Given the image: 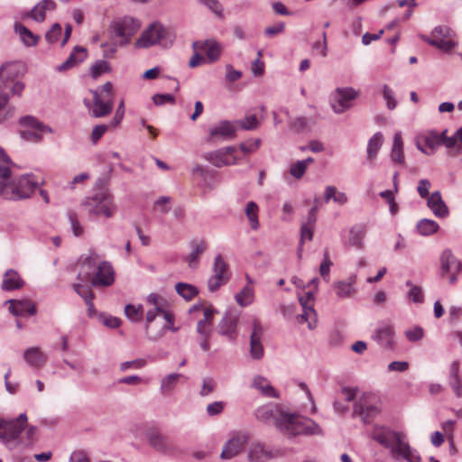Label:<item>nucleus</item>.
<instances>
[{"label": "nucleus", "mask_w": 462, "mask_h": 462, "mask_svg": "<svg viewBox=\"0 0 462 462\" xmlns=\"http://www.w3.org/2000/svg\"><path fill=\"white\" fill-rule=\"evenodd\" d=\"M373 439L388 448L395 459H403L407 462L421 461L419 452L411 447L407 441V436L403 432L395 431L386 427H376L373 432Z\"/></svg>", "instance_id": "1"}, {"label": "nucleus", "mask_w": 462, "mask_h": 462, "mask_svg": "<svg viewBox=\"0 0 462 462\" xmlns=\"http://www.w3.org/2000/svg\"><path fill=\"white\" fill-rule=\"evenodd\" d=\"M25 73V66L19 61H7L0 67V111L5 107L10 99L9 89L13 96L21 97L25 88L18 79ZM4 118L0 117V124Z\"/></svg>", "instance_id": "2"}, {"label": "nucleus", "mask_w": 462, "mask_h": 462, "mask_svg": "<svg viewBox=\"0 0 462 462\" xmlns=\"http://www.w3.org/2000/svg\"><path fill=\"white\" fill-rule=\"evenodd\" d=\"M278 430L289 438L304 435H322V429L313 420L298 416L293 413H287L284 418L280 419Z\"/></svg>", "instance_id": "3"}, {"label": "nucleus", "mask_w": 462, "mask_h": 462, "mask_svg": "<svg viewBox=\"0 0 462 462\" xmlns=\"http://www.w3.org/2000/svg\"><path fill=\"white\" fill-rule=\"evenodd\" d=\"M140 27V22L133 17H124L122 20L112 23L110 28L113 36L114 38H119V40H115L111 46L106 42L101 44L102 47H109L108 50L105 51L104 56L110 58L116 51L117 46L127 45Z\"/></svg>", "instance_id": "4"}, {"label": "nucleus", "mask_w": 462, "mask_h": 462, "mask_svg": "<svg viewBox=\"0 0 462 462\" xmlns=\"http://www.w3.org/2000/svg\"><path fill=\"white\" fill-rule=\"evenodd\" d=\"M82 206L89 214L106 218L112 217L116 210L113 196L104 188L95 190L82 202Z\"/></svg>", "instance_id": "5"}, {"label": "nucleus", "mask_w": 462, "mask_h": 462, "mask_svg": "<svg viewBox=\"0 0 462 462\" xmlns=\"http://www.w3.org/2000/svg\"><path fill=\"white\" fill-rule=\"evenodd\" d=\"M27 420L26 413H21L17 418L11 420L0 418V441L9 450L18 448L21 444L20 436Z\"/></svg>", "instance_id": "6"}, {"label": "nucleus", "mask_w": 462, "mask_h": 462, "mask_svg": "<svg viewBox=\"0 0 462 462\" xmlns=\"http://www.w3.org/2000/svg\"><path fill=\"white\" fill-rule=\"evenodd\" d=\"M381 411L380 402L371 393H364L354 404V416H358L365 424H369Z\"/></svg>", "instance_id": "7"}, {"label": "nucleus", "mask_w": 462, "mask_h": 462, "mask_svg": "<svg viewBox=\"0 0 462 462\" xmlns=\"http://www.w3.org/2000/svg\"><path fill=\"white\" fill-rule=\"evenodd\" d=\"M39 186L33 174H23L18 178H12L11 188L7 199L19 200L29 198Z\"/></svg>", "instance_id": "8"}, {"label": "nucleus", "mask_w": 462, "mask_h": 462, "mask_svg": "<svg viewBox=\"0 0 462 462\" xmlns=\"http://www.w3.org/2000/svg\"><path fill=\"white\" fill-rule=\"evenodd\" d=\"M453 35L454 32L448 26L439 25L432 30L431 37L420 35V38L430 46L448 51L455 46L454 42L451 40Z\"/></svg>", "instance_id": "9"}, {"label": "nucleus", "mask_w": 462, "mask_h": 462, "mask_svg": "<svg viewBox=\"0 0 462 462\" xmlns=\"http://www.w3.org/2000/svg\"><path fill=\"white\" fill-rule=\"evenodd\" d=\"M358 97L353 88H337L330 95V105L336 114H343L352 106V102Z\"/></svg>", "instance_id": "10"}, {"label": "nucleus", "mask_w": 462, "mask_h": 462, "mask_svg": "<svg viewBox=\"0 0 462 462\" xmlns=\"http://www.w3.org/2000/svg\"><path fill=\"white\" fill-rule=\"evenodd\" d=\"M149 446L158 453L172 456L176 452L174 444L156 429H149L145 432Z\"/></svg>", "instance_id": "11"}, {"label": "nucleus", "mask_w": 462, "mask_h": 462, "mask_svg": "<svg viewBox=\"0 0 462 462\" xmlns=\"http://www.w3.org/2000/svg\"><path fill=\"white\" fill-rule=\"evenodd\" d=\"M166 35V30L160 23H152L146 28L135 42L136 48H149L159 44Z\"/></svg>", "instance_id": "12"}, {"label": "nucleus", "mask_w": 462, "mask_h": 462, "mask_svg": "<svg viewBox=\"0 0 462 462\" xmlns=\"http://www.w3.org/2000/svg\"><path fill=\"white\" fill-rule=\"evenodd\" d=\"M115 275L116 273L112 263L100 259L91 279V286L96 288L111 286L115 282Z\"/></svg>", "instance_id": "13"}, {"label": "nucleus", "mask_w": 462, "mask_h": 462, "mask_svg": "<svg viewBox=\"0 0 462 462\" xmlns=\"http://www.w3.org/2000/svg\"><path fill=\"white\" fill-rule=\"evenodd\" d=\"M100 255L94 250H89L88 254L82 255L79 261V272L78 279L83 282H90L100 261Z\"/></svg>", "instance_id": "14"}, {"label": "nucleus", "mask_w": 462, "mask_h": 462, "mask_svg": "<svg viewBox=\"0 0 462 462\" xmlns=\"http://www.w3.org/2000/svg\"><path fill=\"white\" fill-rule=\"evenodd\" d=\"M235 122L222 120L208 129V142L227 141L236 137V126Z\"/></svg>", "instance_id": "15"}, {"label": "nucleus", "mask_w": 462, "mask_h": 462, "mask_svg": "<svg viewBox=\"0 0 462 462\" xmlns=\"http://www.w3.org/2000/svg\"><path fill=\"white\" fill-rule=\"evenodd\" d=\"M160 315L163 316L165 324L161 326L158 329L154 328L153 323H151L149 327L150 328H147V323H145V334L147 338L151 341H157L162 338L164 336L166 330H171L172 332H177L179 330V328L174 326L175 317L173 313L163 310V311L160 312Z\"/></svg>", "instance_id": "16"}, {"label": "nucleus", "mask_w": 462, "mask_h": 462, "mask_svg": "<svg viewBox=\"0 0 462 462\" xmlns=\"http://www.w3.org/2000/svg\"><path fill=\"white\" fill-rule=\"evenodd\" d=\"M287 412H283L280 406L273 402L263 404L254 411L256 420L263 423L273 422L277 429L280 419L284 418Z\"/></svg>", "instance_id": "17"}, {"label": "nucleus", "mask_w": 462, "mask_h": 462, "mask_svg": "<svg viewBox=\"0 0 462 462\" xmlns=\"http://www.w3.org/2000/svg\"><path fill=\"white\" fill-rule=\"evenodd\" d=\"M235 152L236 148L234 146H227L207 152L203 155V158L214 166L219 168L226 165L236 164V159L234 155Z\"/></svg>", "instance_id": "18"}, {"label": "nucleus", "mask_w": 462, "mask_h": 462, "mask_svg": "<svg viewBox=\"0 0 462 462\" xmlns=\"http://www.w3.org/2000/svg\"><path fill=\"white\" fill-rule=\"evenodd\" d=\"M239 320V313L236 310H228L217 327L219 335L234 340L236 336V328Z\"/></svg>", "instance_id": "19"}, {"label": "nucleus", "mask_w": 462, "mask_h": 462, "mask_svg": "<svg viewBox=\"0 0 462 462\" xmlns=\"http://www.w3.org/2000/svg\"><path fill=\"white\" fill-rule=\"evenodd\" d=\"M57 7L54 0H42L37 3L31 10L23 12V19H32L37 23H42L46 18L47 11H53Z\"/></svg>", "instance_id": "20"}, {"label": "nucleus", "mask_w": 462, "mask_h": 462, "mask_svg": "<svg viewBox=\"0 0 462 462\" xmlns=\"http://www.w3.org/2000/svg\"><path fill=\"white\" fill-rule=\"evenodd\" d=\"M263 328L260 321L256 319L253 321V329L250 335V355L252 358L259 360L263 356V347L262 345V336Z\"/></svg>", "instance_id": "21"}, {"label": "nucleus", "mask_w": 462, "mask_h": 462, "mask_svg": "<svg viewBox=\"0 0 462 462\" xmlns=\"http://www.w3.org/2000/svg\"><path fill=\"white\" fill-rule=\"evenodd\" d=\"M248 441L245 434H236L231 438L224 446L220 457L222 459H230L240 453L244 449Z\"/></svg>", "instance_id": "22"}, {"label": "nucleus", "mask_w": 462, "mask_h": 462, "mask_svg": "<svg viewBox=\"0 0 462 462\" xmlns=\"http://www.w3.org/2000/svg\"><path fill=\"white\" fill-rule=\"evenodd\" d=\"M5 304H9V311L16 317L36 314L35 305L30 300H8Z\"/></svg>", "instance_id": "23"}, {"label": "nucleus", "mask_w": 462, "mask_h": 462, "mask_svg": "<svg viewBox=\"0 0 462 462\" xmlns=\"http://www.w3.org/2000/svg\"><path fill=\"white\" fill-rule=\"evenodd\" d=\"M273 457V451L261 442L251 443L247 449V459L249 462H266Z\"/></svg>", "instance_id": "24"}, {"label": "nucleus", "mask_w": 462, "mask_h": 462, "mask_svg": "<svg viewBox=\"0 0 462 462\" xmlns=\"http://www.w3.org/2000/svg\"><path fill=\"white\" fill-rule=\"evenodd\" d=\"M146 301L153 307L146 312L145 317V323H147V328H150L151 323H153L156 317L160 315V312L163 311L166 300L157 293H150L146 298Z\"/></svg>", "instance_id": "25"}, {"label": "nucleus", "mask_w": 462, "mask_h": 462, "mask_svg": "<svg viewBox=\"0 0 462 462\" xmlns=\"http://www.w3.org/2000/svg\"><path fill=\"white\" fill-rule=\"evenodd\" d=\"M93 95L94 107L91 111L92 116L98 118L109 115L113 109V103L110 99L102 98L97 90L91 91Z\"/></svg>", "instance_id": "26"}, {"label": "nucleus", "mask_w": 462, "mask_h": 462, "mask_svg": "<svg viewBox=\"0 0 462 462\" xmlns=\"http://www.w3.org/2000/svg\"><path fill=\"white\" fill-rule=\"evenodd\" d=\"M440 268H441V275L445 276L449 273L454 272H461L462 264L454 256L452 252L449 249H446L442 252L440 256Z\"/></svg>", "instance_id": "27"}, {"label": "nucleus", "mask_w": 462, "mask_h": 462, "mask_svg": "<svg viewBox=\"0 0 462 462\" xmlns=\"http://www.w3.org/2000/svg\"><path fill=\"white\" fill-rule=\"evenodd\" d=\"M88 56L87 49L81 46H75L67 60L58 67L59 71L68 70L80 62Z\"/></svg>", "instance_id": "28"}, {"label": "nucleus", "mask_w": 462, "mask_h": 462, "mask_svg": "<svg viewBox=\"0 0 462 462\" xmlns=\"http://www.w3.org/2000/svg\"><path fill=\"white\" fill-rule=\"evenodd\" d=\"M194 49H199L208 57L209 61L214 62L218 60L221 48L218 42L214 40H207L204 42H195L193 43Z\"/></svg>", "instance_id": "29"}, {"label": "nucleus", "mask_w": 462, "mask_h": 462, "mask_svg": "<svg viewBox=\"0 0 462 462\" xmlns=\"http://www.w3.org/2000/svg\"><path fill=\"white\" fill-rule=\"evenodd\" d=\"M427 206L437 217L444 218L448 215V208L439 191H434L427 199Z\"/></svg>", "instance_id": "30"}, {"label": "nucleus", "mask_w": 462, "mask_h": 462, "mask_svg": "<svg viewBox=\"0 0 462 462\" xmlns=\"http://www.w3.org/2000/svg\"><path fill=\"white\" fill-rule=\"evenodd\" d=\"M23 359L32 368L42 367L47 361L46 356L37 346H32L23 352Z\"/></svg>", "instance_id": "31"}, {"label": "nucleus", "mask_w": 462, "mask_h": 462, "mask_svg": "<svg viewBox=\"0 0 462 462\" xmlns=\"http://www.w3.org/2000/svg\"><path fill=\"white\" fill-rule=\"evenodd\" d=\"M393 328L389 325H383L375 329L373 338L383 347L392 348L393 344Z\"/></svg>", "instance_id": "32"}, {"label": "nucleus", "mask_w": 462, "mask_h": 462, "mask_svg": "<svg viewBox=\"0 0 462 462\" xmlns=\"http://www.w3.org/2000/svg\"><path fill=\"white\" fill-rule=\"evenodd\" d=\"M251 387L259 391L260 393L263 396L269 398H279L278 392L274 389V387L271 385L268 379L264 376H254Z\"/></svg>", "instance_id": "33"}, {"label": "nucleus", "mask_w": 462, "mask_h": 462, "mask_svg": "<svg viewBox=\"0 0 462 462\" xmlns=\"http://www.w3.org/2000/svg\"><path fill=\"white\" fill-rule=\"evenodd\" d=\"M23 285V280L15 270L9 269L4 273L1 286L4 291L18 290Z\"/></svg>", "instance_id": "34"}, {"label": "nucleus", "mask_w": 462, "mask_h": 462, "mask_svg": "<svg viewBox=\"0 0 462 462\" xmlns=\"http://www.w3.org/2000/svg\"><path fill=\"white\" fill-rule=\"evenodd\" d=\"M356 277L351 276L348 281H338L333 283V289L338 298L345 299L350 298L356 292L354 284L356 283Z\"/></svg>", "instance_id": "35"}, {"label": "nucleus", "mask_w": 462, "mask_h": 462, "mask_svg": "<svg viewBox=\"0 0 462 462\" xmlns=\"http://www.w3.org/2000/svg\"><path fill=\"white\" fill-rule=\"evenodd\" d=\"M14 31L19 34L21 41L25 46L32 47L36 46L40 36L34 34L32 31H30L26 26L22 23H15Z\"/></svg>", "instance_id": "36"}, {"label": "nucleus", "mask_w": 462, "mask_h": 462, "mask_svg": "<svg viewBox=\"0 0 462 462\" xmlns=\"http://www.w3.org/2000/svg\"><path fill=\"white\" fill-rule=\"evenodd\" d=\"M191 252L186 257L189 266L194 269L198 266L199 255L202 254L206 249V245L202 240H192L189 244Z\"/></svg>", "instance_id": "37"}, {"label": "nucleus", "mask_w": 462, "mask_h": 462, "mask_svg": "<svg viewBox=\"0 0 462 462\" xmlns=\"http://www.w3.org/2000/svg\"><path fill=\"white\" fill-rule=\"evenodd\" d=\"M390 156L393 162L400 164L404 163L403 143L400 132H397L393 136V143Z\"/></svg>", "instance_id": "38"}, {"label": "nucleus", "mask_w": 462, "mask_h": 462, "mask_svg": "<svg viewBox=\"0 0 462 462\" xmlns=\"http://www.w3.org/2000/svg\"><path fill=\"white\" fill-rule=\"evenodd\" d=\"M383 143V136L381 132L375 133L368 141L366 153L367 159L374 160L381 149Z\"/></svg>", "instance_id": "39"}, {"label": "nucleus", "mask_w": 462, "mask_h": 462, "mask_svg": "<svg viewBox=\"0 0 462 462\" xmlns=\"http://www.w3.org/2000/svg\"><path fill=\"white\" fill-rule=\"evenodd\" d=\"M365 226L363 224L356 225L349 231V244L358 249L363 247V239L365 235Z\"/></svg>", "instance_id": "40"}, {"label": "nucleus", "mask_w": 462, "mask_h": 462, "mask_svg": "<svg viewBox=\"0 0 462 462\" xmlns=\"http://www.w3.org/2000/svg\"><path fill=\"white\" fill-rule=\"evenodd\" d=\"M11 171L5 165H0V196L7 199L8 191H11Z\"/></svg>", "instance_id": "41"}, {"label": "nucleus", "mask_w": 462, "mask_h": 462, "mask_svg": "<svg viewBox=\"0 0 462 462\" xmlns=\"http://www.w3.org/2000/svg\"><path fill=\"white\" fill-rule=\"evenodd\" d=\"M196 330L199 335V344L200 348L203 351H208L210 348L208 340L212 334V328L209 326L203 327L202 322H198Z\"/></svg>", "instance_id": "42"}, {"label": "nucleus", "mask_w": 462, "mask_h": 462, "mask_svg": "<svg viewBox=\"0 0 462 462\" xmlns=\"http://www.w3.org/2000/svg\"><path fill=\"white\" fill-rule=\"evenodd\" d=\"M236 301L241 307H246L253 303L254 300V291L253 286L245 285L240 292L235 296Z\"/></svg>", "instance_id": "43"}, {"label": "nucleus", "mask_w": 462, "mask_h": 462, "mask_svg": "<svg viewBox=\"0 0 462 462\" xmlns=\"http://www.w3.org/2000/svg\"><path fill=\"white\" fill-rule=\"evenodd\" d=\"M19 122L22 126L30 127V128L35 129L41 133H45V132L51 133L52 132V129L50 126L45 125L42 123L39 122L32 116H22L20 118Z\"/></svg>", "instance_id": "44"}, {"label": "nucleus", "mask_w": 462, "mask_h": 462, "mask_svg": "<svg viewBox=\"0 0 462 462\" xmlns=\"http://www.w3.org/2000/svg\"><path fill=\"white\" fill-rule=\"evenodd\" d=\"M176 292L182 297L185 300H192L199 294V290L192 284L186 282H178L175 285Z\"/></svg>", "instance_id": "45"}, {"label": "nucleus", "mask_w": 462, "mask_h": 462, "mask_svg": "<svg viewBox=\"0 0 462 462\" xmlns=\"http://www.w3.org/2000/svg\"><path fill=\"white\" fill-rule=\"evenodd\" d=\"M303 312L297 317L299 323L307 322L308 328L312 330L317 327V313L314 307L302 309Z\"/></svg>", "instance_id": "46"}, {"label": "nucleus", "mask_w": 462, "mask_h": 462, "mask_svg": "<svg viewBox=\"0 0 462 462\" xmlns=\"http://www.w3.org/2000/svg\"><path fill=\"white\" fill-rule=\"evenodd\" d=\"M416 227L421 236H430L439 230V226L434 220L423 218L417 223Z\"/></svg>", "instance_id": "47"}, {"label": "nucleus", "mask_w": 462, "mask_h": 462, "mask_svg": "<svg viewBox=\"0 0 462 462\" xmlns=\"http://www.w3.org/2000/svg\"><path fill=\"white\" fill-rule=\"evenodd\" d=\"M425 147L429 149L431 154H433L436 149L441 145V139L438 137V132L430 131L426 134L421 136Z\"/></svg>", "instance_id": "48"}, {"label": "nucleus", "mask_w": 462, "mask_h": 462, "mask_svg": "<svg viewBox=\"0 0 462 462\" xmlns=\"http://www.w3.org/2000/svg\"><path fill=\"white\" fill-rule=\"evenodd\" d=\"M181 376L182 375L180 374L172 373L163 377L161 381V392L162 393H168L171 392L177 385L179 379Z\"/></svg>", "instance_id": "49"}, {"label": "nucleus", "mask_w": 462, "mask_h": 462, "mask_svg": "<svg viewBox=\"0 0 462 462\" xmlns=\"http://www.w3.org/2000/svg\"><path fill=\"white\" fill-rule=\"evenodd\" d=\"M257 212H258L257 204L254 201H249L245 206V215L248 217L251 227L254 230H256L259 227Z\"/></svg>", "instance_id": "50"}, {"label": "nucleus", "mask_w": 462, "mask_h": 462, "mask_svg": "<svg viewBox=\"0 0 462 462\" xmlns=\"http://www.w3.org/2000/svg\"><path fill=\"white\" fill-rule=\"evenodd\" d=\"M198 3L205 7H207L210 12H212L217 18H223V5L219 2V0H197Z\"/></svg>", "instance_id": "51"}, {"label": "nucleus", "mask_w": 462, "mask_h": 462, "mask_svg": "<svg viewBox=\"0 0 462 462\" xmlns=\"http://www.w3.org/2000/svg\"><path fill=\"white\" fill-rule=\"evenodd\" d=\"M125 314L132 322H139L143 319V307L127 304L125 307Z\"/></svg>", "instance_id": "52"}, {"label": "nucleus", "mask_w": 462, "mask_h": 462, "mask_svg": "<svg viewBox=\"0 0 462 462\" xmlns=\"http://www.w3.org/2000/svg\"><path fill=\"white\" fill-rule=\"evenodd\" d=\"M213 274H218L220 276L229 279L230 275L228 273V265L224 261L221 254H218L215 257L213 264Z\"/></svg>", "instance_id": "53"}, {"label": "nucleus", "mask_w": 462, "mask_h": 462, "mask_svg": "<svg viewBox=\"0 0 462 462\" xmlns=\"http://www.w3.org/2000/svg\"><path fill=\"white\" fill-rule=\"evenodd\" d=\"M110 66L108 62L103 60H97L90 68V75L93 79H97L102 74L108 72Z\"/></svg>", "instance_id": "54"}, {"label": "nucleus", "mask_w": 462, "mask_h": 462, "mask_svg": "<svg viewBox=\"0 0 462 462\" xmlns=\"http://www.w3.org/2000/svg\"><path fill=\"white\" fill-rule=\"evenodd\" d=\"M235 123L244 130H254L259 125V120L255 115L248 116L245 119L235 121Z\"/></svg>", "instance_id": "55"}, {"label": "nucleus", "mask_w": 462, "mask_h": 462, "mask_svg": "<svg viewBox=\"0 0 462 462\" xmlns=\"http://www.w3.org/2000/svg\"><path fill=\"white\" fill-rule=\"evenodd\" d=\"M74 291L84 300L85 303L93 300L95 294L88 285L80 283L73 284Z\"/></svg>", "instance_id": "56"}, {"label": "nucleus", "mask_w": 462, "mask_h": 462, "mask_svg": "<svg viewBox=\"0 0 462 462\" xmlns=\"http://www.w3.org/2000/svg\"><path fill=\"white\" fill-rule=\"evenodd\" d=\"M62 28L58 23H55L45 34V40L48 43L53 44L58 42L61 35Z\"/></svg>", "instance_id": "57"}, {"label": "nucleus", "mask_w": 462, "mask_h": 462, "mask_svg": "<svg viewBox=\"0 0 462 462\" xmlns=\"http://www.w3.org/2000/svg\"><path fill=\"white\" fill-rule=\"evenodd\" d=\"M227 282L228 278H225L218 274H212L211 277L208 280V288L211 292H214Z\"/></svg>", "instance_id": "58"}, {"label": "nucleus", "mask_w": 462, "mask_h": 462, "mask_svg": "<svg viewBox=\"0 0 462 462\" xmlns=\"http://www.w3.org/2000/svg\"><path fill=\"white\" fill-rule=\"evenodd\" d=\"M315 225H310L309 222L305 221L301 224L300 227V240L301 245L304 244L305 240L311 241L313 239V229Z\"/></svg>", "instance_id": "59"}, {"label": "nucleus", "mask_w": 462, "mask_h": 462, "mask_svg": "<svg viewBox=\"0 0 462 462\" xmlns=\"http://www.w3.org/2000/svg\"><path fill=\"white\" fill-rule=\"evenodd\" d=\"M383 97L386 101L388 109L393 110L396 107L397 101L394 97L393 91L387 85H383Z\"/></svg>", "instance_id": "60"}, {"label": "nucleus", "mask_w": 462, "mask_h": 462, "mask_svg": "<svg viewBox=\"0 0 462 462\" xmlns=\"http://www.w3.org/2000/svg\"><path fill=\"white\" fill-rule=\"evenodd\" d=\"M260 145L261 140L254 139L242 143L239 147L244 153L247 154L255 152L260 147Z\"/></svg>", "instance_id": "61"}, {"label": "nucleus", "mask_w": 462, "mask_h": 462, "mask_svg": "<svg viewBox=\"0 0 462 462\" xmlns=\"http://www.w3.org/2000/svg\"><path fill=\"white\" fill-rule=\"evenodd\" d=\"M407 297L414 303H421L424 300L422 289L419 286H412L411 289H410Z\"/></svg>", "instance_id": "62"}, {"label": "nucleus", "mask_w": 462, "mask_h": 462, "mask_svg": "<svg viewBox=\"0 0 462 462\" xmlns=\"http://www.w3.org/2000/svg\"><path fill=\"white\" fill-rule=\"evenodd\" d=\"M307 168L304 166V163L300 161H298L294 163L291 164L290 173L295 179H300L306 172Z\"/></svg>", "instance_id": "63"}, {"label": "nucleus", "mask_w": 462, "mask_h": 462, "mask_svg": "<svg viewBox=\"0 0 462 462\" xmlns=\"http://www.w3.org/2000/svg\"><path fill=\"white\" fill-rule=\"evenodd\" d=\"M407 339L411 342H417L424 336V331L420 327H414L405 332Z\"/></svg>", "instance_id": "64"}]
</instances>
